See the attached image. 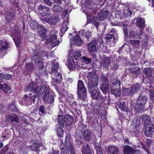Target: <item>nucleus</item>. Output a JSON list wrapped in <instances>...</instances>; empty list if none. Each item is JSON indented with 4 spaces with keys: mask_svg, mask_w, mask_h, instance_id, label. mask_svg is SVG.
<instances>
[{
    "mask_svg": "<svg viewBox=\"0 0 154 154\" xmlns=\"http://www.w3.org/2000/svg\"><path fill=\"white\" fill-rule=\"evenodd\" d=\"M141 119L142 123H144L145 125L149 124L150 119L149 116L147 115H143L141 117Z\"/></svg>",
    "mask_w": 154,
    "mask_h": 154,
    "instance_id": "nucleus-34",
    "label": "nucleus"
},
{
    "mask_svg": "<svg viewBox=\"0 0 154 154\" xmlns=\"http://www.w3.org/2000/svg\"><path fill=\"white\" fill-rule=\"evenodd\" d=\"M12 77V75L9 74L4 75V79L5 80H8L10 79Z\"/></svg>",
    "mask_w": 154,
    "mask_h": 154,
    "instance_id": "nucleus-63",
    "label": "nucleus"
},
{
    "mask_svg": "<svg viewBox=\"0 0 154 154\" xmlns=\"http://www.w3.org/2000/svg\"><path fill=\"white\" fill-rule=\"evenodd\" d=\"M82 154H91V150L89 146L87 144L86 147L85 145L82 146Z\"/></svg>",
    "mask_w": 154,
    "mask_h": 154,
    "instance_id": "nucleus-33",
    "label": "nucleus"
},
{
    "mask_svg": "<svg viewBox=\"0 0 154 154\" xmlns=\"http://www.w3.org/2000/svg\"><path fill=\"white\" fill-rule=\"evenodd\" d=\"M41 145L38 144L36 143H34L32 145L29 147L31 149L33 150H38L39 148L40 147Z\"/></svg>",
    "mask_w": 154,
    "mask_h": 154,
    "instance_id": "nucleus-53",
    "label": "nucleus"
},
{
    "mask_svg": "<svg viewBox=\"0 0 154 154\" xmlns=\"http://www.w3.org/2000/svg\"><path fill=\"white\" fill-rule=\"evenodd\" d=\"M70 135L69 134L66 135L65 137V142L64 144V146L66 149H65L64 148L60 147L61 154H69L70 152L71 154V151L72 150L73 151L74 149L73 146L70 142Z\"/></svg>",
    "mask_w": 154,
    "mask_h": 154,
    "instance_id": "nucleus-4",
    "label": "nucleus"
},
{
    "mask_svg": "<svg viewBox=\"0 0 154 154\" xmlns=\"http://www.w3.org/2000/svg\"><path fill=\"white\" fill-rule=\"evenodd\" d=\"M69 104L71 106H72V107H73V109H75V106L77 104L76 103L75 101L73 100L69 102Z\"/></svg>",
    "mask_w": 154,
    "mask_h": 154,
    "instance_id": "nucleus-62",
    "label": "nucleus"
},
{
    "mask_svg": "<svg viewBox=\"0 0 154 154\" xmlns=\"http://www.w3.org/2000/svg\"><path fill=\"white\" fill-rule=\"evenodd\" d=\"M39 85L36 83L33 82H31L30 84L25 88V91L26 92L30 91L33 92L35 93L38 97L40 92L41 86L39 89Z\"/></svg>",
    "mask_w": 154,
    "mask_h": 154,
    "instance_id": "nucleus-10",
    "label": "nucleus"
},
{
    "mask_svg": "<svg viewBox=\"0 0 154 154\" xmlns=\"http://www.w3.org/2000/svg\"><path fill=\"white\" fill-rule=\"evenodd\" d=\"M73 54V57L75 60H78L81 57L82 55L81 52L79 51H73V49L71 48L69 51V54Z\"/></svg>",
    "mask_w": 154,
    "mask_h": 154,
    "instance_id": "nucleus-30",
    "label": "nucleus"
},
{
    "mask_svg": "<svg viewBox=\"0 0 154 154\" xmlns=\"http://www.w3.org/2000/svg\"><path fill=\"white\" fill-rule=\"evenodd\" d=\"M108 150L109 152L111 154H118L119 152L118 149L115 146L109 147Z\"/></svg>",
    "mask_w": 154,
    "mask_h": 154,
    "instance_id": "nucleus-39",
    "label": "nucleus"
},
{
    "mask_svg": "<svg viewBox=\"0 0 154 154\" xmlns=\"http://www.w3.org/2000/svg\"><path fill=\"white\" fill-rule=\"evenodd\" d=\"M43 53L45 54L46 56H48V52L45 51H41L40 52L37 53L35 54L34 55H32L35 64L39 70L42 69L44 66L43 61L41 59L42 57L41 54Z\"/></svg>",
    "mask_w": 154,
    "mask_h": 154,
    "instance_id": "nucleus-5",
    "label": "nucleus"
},
{
    "mask_svg": "<svg viewBox=\"0 0 154 154\" xmlns=\"http://www.w3.org/2000/svg\"><path fill=\"white\" fill-rule=\"evenodd\" d=\"M38 97L37 95L30 94L28 95H25L23 98V100L20 102V104L23 106H28L31 104L32 103H34L35 99Z\"/></svg>",
    "mask_w": 154,
    "mask_h": 154,
    "instance_id": "nucleus-6",
    "label": "nucleus"
},
{
    "mask_svg": "<svg viewBox=\"0 0 154 154\" xmlns=\"http://www.w3.org/2000/svg\"><path fill=\"white\" fill-rule=\"evenodd\" d=\"M38 12L42 16H49L51 14V11L49 8L43 6H39L38 7Z\"/></svg>",
    "mask_w": 154,
    "mask_h": 154,
    "instance_id": "nucleus-15",
    "label": "nucleus"
},
{
    "mask_svg": "<svg viewBox=\"0 0 154 154\" xmlns=\"http://www.w3.org/2000/svg\"><path fill=\"white\" fill-rule=\"evenodd\" d=\"M57 133L58 136H59L60 137H63V131L61 128L59 127L57 128Z\"/></svg>",
    "mask_w": 154,
    "mask_h": 154,
    "instance_id": "nucleus-55",
    "label": "nucleus"
},
{
    "mask_svg": "<svg viewBox=\"0 0 154 154\" xmlns=\"http://www.w3.org/2000/svg\"><path fill=\"white\" fill-rule=\"evenodd\" d=\"M63 10V8L59 5H54L53 6V11L55 12L59 13Z\"/></svg>",
    "mask_w": 154,
    "mask_h": 154,
    "instance_id": "nucleus-45",
    "label": "nucleus"
},
{
    "mask_svg": "<svg viewBox=\"0 0 154 154\" xmlns=\"http://www.w3.org/2000/svg\"><path fill=\"white\" fill-rule=\"evenodd\" d=\"M78 97L80 99L84 100L87 98V93L86 89L77 91Z\"/></svg>",
    "mask_w": 154,
    "mask_h": 154,
    "instance_id": "nucleus-24",
    "label": "nucleus"
},
{
    "mask_svg": "<svg viewBox=\"0 0 154 154\" xmlns=\"http://www.w3.org/2000/svg\"><path fill=\"white\" fill-rule=\"evenodd\" d=\"M121 83L120 80L118 79H115L113 80L112 85H111V88H120Z\"/></svg>",
    "mask_w": 154,
    "mask_h": 154,
    "instance_id": "nucleus-40",
    "label": "nucleus"
},
{
    "mask_svg": "<svg viewBox=\"0 0 154 154\" xmlns=\"http://www.w3.org/2000/svg\"><path fill=\"white\" fill-rule=\"evenodd\" d=\"M140 87V85L137 83H136L132 85L130 89L132 96L135 93L138 91Z\"/></svg>",
    "mask_w": 154,
    "mask_h": 154,
    "instance_id": "nucleus-26",
    "label": "nucleus"
},
{
    "mask_svg": "<svg viewBox=\"0 0 154 154\" xmlns=\"http://www.w3.org/2000/svg\"><path fill=\"white\" fill-rule=\"evenodd\" d=\"M29 147H27L26 145L24 144L22 146H20L19 150V154H26L28 152V149Z\"/></svg>",
    "mask_w": 154,
    "mask_h": 154,
    "instance_id": "nucleus-28",
    "label": "nucleus"
},
{
    "mask_svg": "<svg viewBox=\"0 0 154 154\" xmlns=\"http://www.w3.org/2000/svg\"><path fill=\"white\" fill-rule=\"evenodd\" d=\"M63 127L64 125L69 126L72 124L73 119L72 117L69 115H65L63 119Z\"/></svg>",
    "mask_w": 154,
    "mask_h": 154,
    "instance_id": "nucleus-16",
    "label": "nucleus"
},
{
    "mask_svg": "<svg viewBox=\"0 0 154 154\" xmlns=\"http://www.w3.org/2000/svg\"><path fill=\"white\" fill-rule=\"evenodd\" d=\"M51 71L52 75L54 77V80L56 81L57 83H59L62 80V75L61 73L57 72V70L59 69V65L57 63H55L53 65Z\"/></svg>",
    "mask_w": 154,
    "mask_h": 154,
    "instance_id": "nucleus-7",
    "label": "nucleus"
},
{
    "mask_svg": "<svg viewBox=\"0 0 154 154\" xmlns=\"http://www.w3.org/2000/svg\"><path fill=\"white\" fill-rule=\"evenodd\" d=\"M100 88L104 93L107 92L108 89L109 83L107 77L104 75H102L100 78Z\"/></svg>",
    "mask_w": 154,
    "mask_h": 154,
    "instance_id": "nucleus-12",
    "label": "nucleus"
},
{
    "mask_svg": "<svg viewBox=\"0 0 154 154\" xmlns=\"http://www.w3.org/2000/svg\"><path fill=\"white\" fill-rule=\"evenodd\" d=\"M133 149L128 146H126L124 149V154H132Z\"/></svg>",
    "mask_w": 154,
    "mask_h": 154,
    "instance_id": "nucleus-43",
    "label": "nucleus"
},
{
    "mask_svg": "<svg viewBox=\"0 0 154 154\" xmlns=\"http://www.w3.org/2000/svg\"><path fill=\"white\" fill-rule=\"evenodd\" d=\"M122 91V94L123 95L130 97L132 96L130 89L129 88H123Z\"/></svg>",
    "mask_w": 154,
    "mask_h": 154,
    "instance_id": "nucleus-41",
    "label": "nucleus"
},
{
    "mask_svg": "<svg viewBox=\"0 0 154 154\" xmlns=\"http://www.w3.org/2000/svg\"><path fill=\"white\" fill-rule=\"evenodd\" d=\"M0 89L6 94L8 93L10 90V87L6 84H0Z\"/></svg>",
    "mask_w": 154,
    "mask_h": 154,
    "instance_id": "nucleus-38",
    "label": "nucleus"
},
{
    "mask_svg": "<svg viewBox=\"0 0 154 154\" xmlns=\"http://www.w3.org/2000/svg\"><path fill=\"white\" fill-rule=\"evenodd\" d=\"M86 89L83 81L81 80H79L77 84V91Z\"/></svg>",
    "mask_w": 154,
    "mask_h": 154,
    "instance_id": "nucleus-42",
    "label": "nucleus"
},
{
    "mask_svg": "<svg viewBox=\"0 0 154 154\" xmlns=\"http://www.w3.org/2000/svg\"><path fill=\"white\" fill-rule=\"evenodd\" d=\"M120 12L118 11H115L112 12L109 18V20L110 21L111 23L114 26H121L122 23V22H113L112 20H115L116 18L118 19H121V17L120 16Z\"/></svg>",
    "mask_w": 154,
    "mask_h": 154,
    "instance_id": "nucleus-11",
    "label": "nucleus"
},
{
    "mask_svg": "<svg viewBox=\"0 0 154 154\" xmlns=\"http://www.w3.org/2000/svg\"><path fill=\"white\" fill-rule=\"evenodd\" d=\"M143 73L147 78L150 81L153 80V76L152 75L151 69L149 68H146L143 70Z\"/></svg>",
    "mask_w": 154,
    "mask_h": 154,
    "instance_id": "nucleus-23",
    "label": "nucleus"
},
{
    "mask_svg": "<svg viewBox=\"0 0 154 154\" xmlns=\"http://www.w3.org/2000/svg\"><path fill=\"white\" fill-rule=\"evenodd\" d=\"M103 34L102 33H101L100 35H99L98 33V34L97 38L100 43L101 44L103 42Z\"/></svg>",
    "mask_w": 154,
    "mask_h": 154,
    "instance_id": "nucleus-61",
    "label": "nucleus"
},
{
    "mask_svg": "<svg viewBox=\"0 0 154 154\" xmlns=\"http://www.w3.org/2000/svg\"><path fill=\"white\" fill-rule=\"evenodd\" d=\"M108 14L109 11L108 10L102 11L97 15V19L100 21L103 20L107 18Z\"/></svg>",
    "mask_w": 154,
    "mask_h": 154,
    "instance_id": "nucleus-21",
    "label": "nucleus"
},
{
    "mask_svg": "<svg viewBox=\"0 0 154 154\" xmlns=\"http://www.w3.org/2000/svg\"><path fill=\"white\" fill-rule=\"evenodd\" d=\"M58 31L55 30H53L50 32L48 38L47 39L48 42L51 43L52 47H54L59 43V41L57 40V34Z\"/></svg>",
    "mask_w": 154,
    "mask_h": 154,
    "instance_id": "nucleus-8",
    "label": "nucleus"
},
{
    "mask_svg": "<svg viewBox=\"0 0 154 154\" xmlns=\"http://www.w3.org/2000/svg\"><path fill=\"white\" fill-rule=\"evenodd\" d=\"M97 44L96 40L94 39L88 44V49L89 52L94 57L96 56L95 54L97 52L96 48Z\"/></svg>",
    "mask_w": 154,
    "mask_h": 154,
    "instance_id": "nucleus-13",
    "label": "nucleus"
},
{
    "mask_svg": "<svg viewBox=\"0 0 154 154\" xmlns=\"http://www.w3.org/2000/svg\"><path fill=\"white\" fill-rule=\"evenodd\" d=\"M8 43L5 39L1 40L0 41V50L3 51L7 50L8 47Z\"/></svg>",
    "mask_w": 154,
    "mask_h": 154,
    "instance_id": "nucleus-27",
    "label": "nucleus"
},
{
    "mask_svg": "<svg viewBox=\"0 0 154 154\" xmlns=\"http://www.w3.org/2000/svg\"><path fill=\"white\" fill-rule=\"evenodd\" d=\"M67 23L66 21L63 22L62 25L61 30L62 32H65L66 31L69 27L67 26Z\"/></svg>",
    "mask_w": 154,
    "mask_h": 154,
    "instance_id": "nucleus-52",
    "label": "nucleus"
},
{
    "mask_svg": "<svg viewBox=\"0 0 154 154\" xmlns=\"http://www.w3.org/2000/svg\"><path fill=\"white\" fill-rule=\"evenodd\" d=\"M94 68L96 70H98V69L101 68L102 67V63L99 61H97L96 63L93 65Z\"/></svg>",
    "mask_w": 154,
    "mask_h": 154,
    "instance_id": "nucleus-49",
    "label": "nucleus"
},
{
    "mask_svg": "<svg viewBox=\"0 0 154 154\" xmlns=\"http://www.w3.org/2000/svg\"><path fill=\"white\" fill-rule=\"evenodd\" d=\"M118 106L121 110L123 111H127V108L125 102L122 101L120 102Z\"/></svg>",
    "mask_w": 154,
    "mask_h": 154,
    "instance_id": "nucleus-44",
    "label": "nucleus"
},
{
    "mask_svg": "<svg viewBox=\"0 0 154 154\" xmlns=\"http://www.w3.org/2000/svg\"><path fill=\"white\" fill-rule=\"evenodd\" d=\"M120 88H111V93L116 97L120 96L121 94Z\"/></svg>",
    "mask_w": 154,
    "mask_h": 154,
    "instance_id": "nucleus-31",
    "label": "nucleus"
},
{
    "mask_svg": "<svg viewBox=\"0 0 154 154\" xmlns=\"http://www.w3.org/2000/svg\"><path fill=\"white\" fill-rule=\"evenodd\" d=\"M30 26L32 29H35L38 28V24L36 21L31 20L30 21Z\"/></svg>",
    "mask_w": 154,
    "mask_h": 154,
    "instance_id": "nucleus-46",
    "label": "nucleus"
},
{
    "mask_svg": "<svg viewBox=\"0 0 154 154\" xmlns=\"http://www.w3.org/2000/svg\"><path fill=\"white\" fill-rule=\"evenodd\" d=\"M60 18L58 15H54L49 18H47L44 19V21L52 25H56L57 23L60 22Z\"/></svg>",
    "mask_w": 154,
    "mask_h": 154,
    "instance_id": "nucleus-14",
    "label": "nucleus"
},
{
    "mask_svg": "<svg viewBox=\"0 0 154 154\" xmlns=\"http://www.w3.org/2000/svg\"><path fill=\"white\" fill-rule=\"evenodd\" d=\"M87 77L89 82L88 83V88L92 97L95 100H99L101 98L102 96L98 89H94L98 85L97 75L94 72H89L87 74Z\"/></svg>",
    "mask_w": 154,
    "mask_h": 154,
    "instance_id": "nucleus-1",
    "label": "nucleus"
},
{
    "mask_svg": "<svg viewBox=\"0 0 154 154\" xmlns=\"http://www.w3.org/2000/svg\"><path fill=\"white\" fill-rule=\"evenodd\" d=\"M26 69L29 71H30L32 70L33 68V65L32 63H28L26 64Z\"/></svg>",
    "mask_w": 154,
    "mask_h": 154,
    "instance_id": "nucleus-59",
    "label": "nucleus"
},
{
    "mask_svg": "<svg viewBox=\"0 0 154 154\" xmlns=\"http://www.w3.org/2000/svg\"><path fill=\"white\" fill-rule=\"evenodd\" d=\"M46 29L42 27L39 28V35L43 39L45 40L46 38Z\"/></svg>",
    "mask_w": 154,
    "mask_h": 154,
    "instance_id": "nucleus-29",
    "label": "nucleus"
},
{
    "mask_svg": "<svg viewBox=\"0 0 154 154\" xmlns=\"http://www.w3.org/2000/svg\"><path fill=\"white\" fill-rule=\"evenodd\" d=\"M67 66L70 70L75 68V65L71 57L67 60Z\"/></svg>",
    "mask_w": 154,
    "mask_h": 154,
    "instance_id": "nucleus-36",
    "label": "nucleus"
},
{
    "mask_svg": "<svg viewBox=\"0 0 154 154\" xmlns=\"http://www.w3.org/2000/svg\"><path fill=\"white\" fill-rule=\"evenodd\" d=\"M107 39L108 40H110V41H114V36L112 33L108 34L107 35L106 37Z\"/></svg>",
    "mask_w": 154,
    "mask_h": 154,
    "instance_id": "nucleus-57",
    "label": "nucleus"
},
{
    "mask_svg": "<svg viewBox=\"0 0 154 154\" xmlns=\"http://www.w3.org/2000/svg\"><path fill=\"white\" fill-rule=\"evenodd\" d=\"M58 119L59 124L61 126L63 127V119L62 115H58Z\"/></svg>",
    "mask_w": 154,
    "mask_h": 154,
    "instance_id": "nucleus-50",
    "label": "nucleus"
},
{
    "mask_svg": "<svg viewBox=\"0 0 154 154\" xmlns=\"http://www.w3.org/2000/svg\"><path fill=\"white\" fill-rule=\"evenodd\" d=\"M83 137L88 141L91 140L93 137V134H92L91 131L88 129L85 131L83 133Z\"/></svg>",
    "mask_w": 154,
    "mask_h": 154,
    "instance_id": "nucleus-20",
    "label": "nucleus"
},
{
    "mask_svg": "<svg viewBox=\"0 0 154 154\" xmlns=\"http://www.w3.org/2000/svg\"><path fill=\"white\" fill-rule=\"evenodd\" d=\"M141 118L140 119L138 118L137 119L135 120V125L136 126H138L141 123Z\"/></svg>",
    "mask_w": 154,
    "mask_h": 154,
    "instance_id": "nucleus-64",
    "label": "nucleus"
},
{
    "mask_svg": "<svg viewBox=\"0 0 154 154\" xmlns=\"http://www.w3.org/2000/svg\"><path fill=\"white\" fill-rule=\"evenodd\" d=\"M148 125V128L146 130L145 133L146 136L151 137L152 136L153 133L154 132V124L151 123Z\"/></svg>",
    "mask_w": 154,
    "mask_h": 154,
    "instance_id": "nucleus-19",
    "label": "nucleus"
},
{
    "mask_svg": "<svg viewBox=\"0 0 154 154\" xmlns=\"http://www.w3.org/2000/svg\"><path fill=\"white\" fill-rule=\"evenodd\" d=\"M148 100V97L147 96L142 94H140L137 101V104L134 107L135 113H137L144 109V105Z\"/></svg>",
    "mask_w": 154,
    "mask_h": 154,
    "instance_id": "nucleus-3",
    "label": "nucleus"
},
{
    "mask_svg": "<svg viewBox=\"0 0 154 154\" xmlns=\"http://www.w3.org/2000/svg\"><path fill=\"white\" fill-rule=\"evenodd\" d=\"M95 148L97 151V154H103L101 148L99 144L95 145Z\"/></svg>",
    "mask_w": 154,
    "mask_h": 154,
    "instance_id": "nucleus-51",
    "label": "nucleus"
},
{
    "mask_svg": "<svg viewBox=\"0 0 154 154\" xmlns=\"http://www.w3.org/2000/svg\"><path fill=\"white\" fill-rule=\"evenodd\" d=\"M149 87V91L150 93V98L154 104V91L152 89L151 86L150 85Z\"/></svg>",
    "mask_w": 154,
    "mask_h": 154,
    "instance_id": "nucleus-47",
    "label": "nucleus"
},
{
    "mask_svg": "<svg viewBox=\"0 0 154 154\" xmlns=\"http://www.w3.org/2000/svg\"><path fill=\"white\" fill-rule=\"evenodd\" d=\"M137 35L135 33L134 31H131L129 34V37L130 38H134L136 37Z\"/></svg>",
    "mask_w": 154,
    "mask_h": 154,
    "instance_id": "nucleus-58",
    "label": "nucleus"
},
{
    "mask_svg": "<svg viewBox=\"0 0 154 154\" xmlns=\"http://www.w3.org/2000/svg\"><path fill=\"white\" fill-rule=\"evenodd\" d=\"M94 25L96 26L98 31H103L105 30V25L104 24L100 25V22L95 21L94 22Z\"/></svg>",
    "mask_w": 154,
    "mask_h": 154,
    "instance_id": "nucleus-35",
    "label": "nucleus"
},
{
    "mask_svg": "<svg viewBox=\"0 0 154 154\" xmlns=\"http://www.w3.org/2000/svg\"><path fill=\"white\" fill-rule=\"evenodd\" d=\"M129 71L131 73H133L137 77L140 74V69L137 66H135L134 67L130 68Z\"/></svg>",
    "mask_w": 154,
    "mask_h": 154,
    "instance_id": "nucleus-25",
    "label": "nucleus"
},
{
    "mask_svg": "<svg viewBox=\"0 0 154 154\" xmlns=\"http://www.w3.org/2000/svg\"><path fill=\"white\" fill-rule=\"evenodd\" d=\"M39 110L42 113L44 114L46 111L45 106L44 105L41 106L39 108Z\"/></svg>",
    "mask_w": 154,
    "mask_h": 154,
    "instance_id": "nucleus-60",
    "label": "nucleus"
},
{
    "mask_svg": "<svg viewBox=\"0 0 154 154\" xmlns=\"http://www.w3.org/2000/svg\"><path fill=\"white\" fill-rule=\"evenodd\" d=\"M8 118L9 121L11 122H18V120L17 116L14 113L8 116Z\"/></svg>",
    "mask_w": 154,
    "mask_h": 154,
    "instance_id": "nucleus-32",
    "label": "nucleus"
},
{
    "mask_svg": "<svg viewBox=\"0 0 154 154\" xmlns=\"http://www.w3.org/2000/svg\"><path fill=\"white\" fill-rule=\"evenodd\" d=\"M5 15H6L8 17H10V18H12L14 16V11L13 10L12 11V10H8V9H5Z\"/></svg>",
    "mask_w": 154,
    "mask_h": 154,
    "instance_id": "nucleus-48",
    "label": "nucleus"
},
{
    "mask_svg": "<svg viewBox=\"0 0 154 154\" xmlns=\"http://www.w3.org/2000/svg\"><path fill=\"white\" fill-rule=\"evenodd\" d=\"M12 37L15 42L17 47L18 49H20V32L18 28L13 29L12 31Z\"/></svg>",
    "mask_w": 154,
    "mask_h": 154,
    "instance_id": "nucleus-9",
    "label": "nucleus"
},
{
    "mask_svg": "<svg viewBox=\"0 0 154 154\" xmlns=\"http://www.w3.org/2000/svg\"><path fill=\"white\" fill-rule=\"evenodd\" d=\"M70 44H75L77 46H80L82 44L83 41L81 39L79 35H76L74 36L72 39H70Z\"/></svg>",
    "mask_w": 154,
    "mask_h": 154,
    "instance_id": "nucleus-17",
    "label": "nucleus"
},
{
    "mask_svg": "<svg viewBox=\"0 0 154 154\" xmlns=\"http://www.w3.org/2000/svg\"><path fill=\"white\" fill-rule=\"evenodd\" d=\"M82 58L84 62L86 64H91V60L90 58H88L87 57H83Z\"/></svg>",
    "mask_w": 154,
    "mask_h": 154,
    "instance_id": "nucleus-56",
    "label": "nucleus"
},
{
    "mask_svg": "<svg viewBox=\"0 0 154 154\" xmlns=\"http://www.w3.org/2000/svg\"><path fill=\"white\" fill-rule=\"evenodd\" d=\"M103 66L104 68H107L110 64V59L109 57H104L103 59Z\"/></svg>",
    "mask_w": 154,
    "mask_h": 154,
    "instance_id": "nucleus-37",
    "label": "nucleus"
},
{
    "mask_svg": "<svg viewBox=\"0 0 154 154\" xmlns=\"http://www.w3.org/2000/svg\"><path fill=\"white\" fill-rule=\"evenodd\" d=\"M41 91L38 97L42 98L45 103H51L54 102V98L49 92V86L42 84L41 85Z\"/></svg>",
    "mask_w": 154,
    "mask_h": 154,
    "instance_id": "nucleus-2",
    "label": "nucleus"
},
{
    "mask_svg": "<svg viewBox=\"0 0 154 154\" xmlns=\"http://www.w3.org/2000/svg\"><path fill=\"white\" fill-rule=\"evenodd\" d=\"M9 108L12 111L16 112L17 111V108L14 103H13L11 104L9 106Z\"/></svg>",
    "mask_w": 154,
    "mask_h": 154,
    "instance_id": "nucleus-54",
    "label": "nucleus"
},
{
    "mask_svg": "<svg viewBox=\"0 0 154 154\" xmlns=\"http://www.w3.org/2000/svg\"><path fill=\"white\" fill-rule=\"evenodd\" d=\"M123 14L125 17H130L132 14V10L128 6H125L123 7Z\"/></svg>",
    "mask_w": 154,
    "mask_h": 154,
    "instance_id": "nucleus-22",
    "label": "nucleus"
},
{
    "mask_svg": "<svg viewBox=\"0 0 154 154\" xmlns=\"http://www.w3.org/2000/svg\"><path fill=\"white\" fill-rule=\"evenodd\" d=\"M137 26L140 28V32L142 33L143 28L145 27L144 20L141 17H137Z\"/></svg>",
    "mask_w": 154,
    "mask_h": 154,
    "instance_id": "nucleus-18",
    "label": "nucleus"
}]
</instances>
